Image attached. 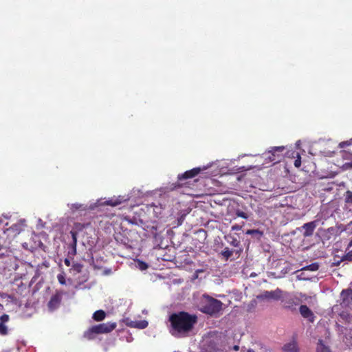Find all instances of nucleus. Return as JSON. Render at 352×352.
<instances>
[{
    "instance_id": "nucleus-1",
    "label": "nucleus",
    "mask_w": 352,
    "mask_h": 352,
    "mask_svg": "<svg viewBox=\"0 0 352 352\" xmlns=\"http://www.w3.org/2000/svg\"><path fill=\"white\" fill-rule=\"evenodd\" d=\"M170 333L175 337L186 336L197 322V316L186 311L173 313L169 316Z\"/></svg>"
},
{
    "instance_id": "nucleus-2",
    "label": "nucleus",
    "mask_w": 352,
    "mask_h": 352,
    "mask_svg": "<svg viewBox=\"0 0 352 352\" xmlns=\"http://www.w3.org/2000/svg\"><path fill=\"white\" fill-rule=\"evenodd\" d=\"M117 327L116 322H106L91 327L84 333V337L88 340L94 338L96 334L108 333L114 330Z\"/></svg>"
},
{
    "instance_id": "nucleus-3",
    "label": "nucleus",
    "mask_w": 352,
    "mask_h": 352,
    "mask_svg": "<svg viewBox=\"0 0 352 352\" xmlns=\"http://www.w3.org/2000/svg\"><path fill=\"white\" fill-rule=\"evenodd\" d=\"M204 297L205 302L203 303L202 308L201 309L203 313L209 315H214L221 310L223 306L221 301L208 295H204Z\"/></svg>"
},
{
    "instance_id": "nucleus-4",
    "label": "nucleus",
    "mask_w": 352,
    "mask_h": 352,
    "mask_svg": "<svg viewBox=\"0 0 352 352\" xmlns=\"http://www.w3.org/2000/svg\"><path fill=\"white\" fill-rule=\"evenodd\" d=\"M280 300L285 309L292 311L296 310L298 303L295 298L289 292L283 291V295Z\"/></svg>"
},
{
    "instance_id": "nucleus-5",
    "label": "nucleus",
    "mask_w": 352,
    "mask_h": 352,
    "mask_svg": "<svg viewBox=\"0 0 352 352\" xmlns=\"http://www.w3.org/2000/svg\"><path fill=\"white\" fill-rule=\"evenodd\" d=\"M283 295V290L277 288L274 291H264L256 296L258 300H280Z\"/></svg>"
},
{
    "instance_id": "nucleus-6",
    "label": "nucleus",
    "mask_w": 352,
    "mask_h": 352,
    "mask_svg": "<svg viewBox=\"0 0 352 352\" xmlns=\"http://www.w3.org/2000/svg\"><path fill=\"white\" fill-rule=\"evenodd\" d=\"M318 220H314L306 223H304L300 228H298V230L300 232L303 230L302 236L306 237L311 236L314 234V230L318 225Z\"/></svg>"
},
{
    "instance_id": "nucleus-7",
    "label": "nucleus",
    "mask_w": 352,
    "mask_h": 352,
    "mask_svg": "<svg viewBox=\"0 0 352 352\" xmlns=\"http://www.w3.org/2000/svg\"><path fill=\"white\" fill-rule=\"evenodd\" d=\"M285 150L284 146H274L272 147L269 151L270 155L268 156L270 162L277 163L280 162L283 155L282 153Z\"/></svg>"
},
{
    "instance_id": "nucleus-8",
    "label": "nucleus",
    "mask_w": 352,
    "mask_h": 352,
    "mask_svg": "<svg viewBox=\"0 0 352 352\" xmlns=\"http://www.w3.org/2000/svg\"><path fill=\"white\" fill-rule=\"evenodd\" d=\"M340 305L342 307H349L352 305V289L342 291Z\"/></svg>"
},
{
    "instance_id": "nucleus-9",
    "label": "nucleus",
    "mask_w": 352,
    "mask_h": 352,
    "mask_svg": "<svg viewBox=\"0 0 352 352\" xmlns=\"http://www.w3.org/2000/svg\"><path fill=\"white\" fill-rule=\"evenodd\" d=\"M72 238V242L69 245V250L67 255L69 258L73 259L74 256L77 254V232L72 230L70 231Z\"/></svg>"
},
{
    "instance_id": "nucleus-10",
    "label": "nucleus",
    "mask_w": 352,
    "mask_h": 352,
    "mask_svg": "<svg viewBox=\"0 0 352 352\" xmlns=\"http://www.w3.org/2000/svg\"><path fill=\"white\" fill-rule=\"evenodd\" d=\"M61 302V296L59 294H56L53 295L48 304L47 307L50 311H53L56 309L60 305Z\"/></svg>"
},
{
    "instance_id": "nucleus-11",
    "label": "nucleus",
    "mask_w": 352,
    "mask_h": 352,
    "mask_svg": "<svg viewBox=\"0 0 352 352\" xmlns=\"http://www.w3.org/2000/svg\"><path fill=\"white\" fill-rule=\"evenodd\" d=\"M201 172L200 168H194L191 170L186 171L184 173L179 175L177 177L178 181L183 179H191L196 177Z\"/></svg>"
},
{
    "instance_id": "nucleus-12",
    "label": "nucleus",
    "mask_w": 352,
    "mask_h": 352,
    "mask_svg": "<svg viewBox=\"0 0 352 352\" xmlns=\"http://www.w3.org/2000/svg\"><path fill=\"white\" fill-rule=\"evenodd\" d=\"M299 311L303 318L308 319L311 322L314 321V313L307 305H300Z\"/></svg>"
},
{
    "instance_id": "nucleus-13",
    "label": "nucleus",
    "mask_w": 352,
    "mask_h": 352,
    "mask_svg": "<svg viewBox=\"0 0 352 352\" xmlns=\"http://www.w3.org/2000/svg\"><path fill=\"white\" fill-rule=\"evenodd\" d=\"M283 349L285 352H298V347L296 342L292 341L289 343L285 344Z\"/></svg>"
},
{
    "instance_id": "nucleus-14",
    "label": "nucleus",
    "mask_w": 352,
    "mask_h": 352,
    "mask_svg": "<svg viewBox=\"0 0 352 352\" xmlns=\"http://www.w3.org/2000/svg\"><path fill=\"white\" fill-rule=\"evenodd\" d=\"M106 317V313L104 311L100 309L96 311L92 316V318L97 322L102 321Z\"/></svg>"
},
{
    "instance_id": "nucleus-15",
    "label": "nucleus",
    "mask_w": 352,
    "mask_h": 352,
    "mask_svg": "<svg viewBox=\"0 0 352 352\" xmlns=\"http://www.w3.org/2000/svg\"><path fill=\"white\" fill-rule=\"evenodd\" d=\"M317 352H331L330 349L324 346L322 340H319L317 346Z\"/></svg>"
},
{
    "instance_id": "nucleus-16",
    "label": "nucleus",
    "mask_w": 352,
    "mask_h": 352,
    "mask_svg": "<svg viewBox=\"0 0 352 352\" xmlns=\"http://www.w3.org/2000/svg\"><path fill=\"white\" fill-rule=\"evenodd\" d=\"M83 265L79 263H76L72 265L70 270L74 271L76 273H80L82 272Z\"/></svg>"
},
{
    "instance_id": "nucleus-17",
    "label": "nucleus",
    "mask_w": 352,
    "mask_h": 352,
    "mask_svg": "<svg viewBox=\"0 0 352 352\" xmlns=\"http://www.w3.org/2000/svg\"><path fill=\"white\" fill-rule=\"evenodd\" d=\"M221 254L223 257L226 258V260H228L229 258H230L233 252L230 250L228 248H226L221 252Z\"/></svg>"
},
{
    "instance_id": "nucleus-18",
    "label": "nucleus",
    "mask_w": 352,
    "mask_h": 352,
    "mask_svg": "<svg viewBox=\"0 0 352 352\" xmlns=\"http://www.w3.org/2000/svg\"><path fill=\"white\" fill-rule=\"evenodd\" d=\"M148 322L146 320L136 321V328L143 329L148 327Z\"/></svg>"
},
{
    "instance_id": "nucleus-19",
    "label": "nucleus",
    "mask_w": 352,
    "mask_h": 352,
    "mask_svg": "<svg viewBox=\"0 0 352 352\" xmlns=\"http://www.w3.org/2000/svg\"><path fill=\"white\" fill-rule=\"evenodd\" d=\"M8 333V328L6 324L0 322V335L6 336Z\"/></svg>"
},
{
    "instance_id": "nucleus-20",
    "label": "nucleus",
    "mask_w": 352,
    "mask_h": 352,
    "mask_svg": "<svg viewBox=\"0 0 352 352\" xmlns=\"http://www.w3.org/2000/svg\"><path fill=\"white\" fill-rule=\"evenodd\" d=\"M57 279L58 280V283L60 285H65L66 284V280H65V274L64 272H62L61 273L58 274L57 275Z\"/></svg>"
},
{
    "instance_id": "nucleus-21",
    "label": "nucleus",
    "mask_w": 352,
    "mask_h": 352,
    "mask_svg": "<svg viewBox=\"0 0 352 352\" xmlns=\"http://www.w3.org/2000/svg\"><path fill=\"white\" fill-rule=\"evenodd\" d=\"M348 261L352 262V250H349V252L342 257V258L340 259V261Z\"/></svg>"
},
{
    "instance_id": "nucleus-22",
    "label": "nucleus",
    "mask_w": 352,
    "mask_h": 352,
    "mask_svg": "<svg viewBox=\"0 0 352 352\" xmlns=\"http://www.w3.org/2000/svg\"><path fill=\"white\" fill-rule=\"evenodd\" d=\"M344 200L346 204H352V191L347 190L346 192Z\"/></svg>"
},
{
    "instance_id": "nucleus-23",
    "label": "nucleus",
    "mask_w": 352,
    "mask_h": 352,
    "mask_svg": "<svg viewBox=\"0 0 352 352\" xmlns=\"http://www.w3.org/2000/svg\"><path fill=\"white\" fill-rule=\"evenodd\" d=\"M89 224H85V223H76L74 225V228L76 230H75L77 233L79 231H82L84 228H85Z\"/></svg>"
},
{
    "instance_id": "nucleus-24",
    "label": "nucleus",
    "mask_w": 352,
    "mask_h": 352,
    "mask_svg": "<svg viewBox=\"0 0 352 352\" xmlns=\"http://www.w3.org/2000/svg\"><path fill=\"white\" fill-rule=\"evenodd\" d=\"M236 215L238 217H241L244 219H248V214L247 213H245V212L242 211V210H237L236 211Z\"/></svg>"
},
{
    "instance_id": "nucleus-25",
    "label": "nucleus",
    "mask_w": 352,
    "mask_h": 352,
    "mask_svg": "<svg viewBox=\"0 0 352 352\" xmlns=\"http://www.w3.org/2000/svg\"><path fill=\"white\" fill-rule=\"evenodd\" d=\"M246 234L248 235H253V234H258L259 236H261L263 234V232L259 231L258 230H248L245 232Z\"/></svg>"
},
{
    "instance_id": "nucleus-26",
    "label": "nucleus",
    "mask_w": 352,
    "mask_h": 352,
    "mask_svg": "<svg viewBox=\"0 0 352 352\" xmlns=\"http://www.w3.org/2000/svg\"><path fill=\"white\" fill-rule=\"evenodd\" d=\"M10 320V316L8 314H3L1 317H0V322H2V323H4L6 324V322H8Z\"/></svg>"
},
{
    "instance_id": "nucleus-27",
    "label": "nucleus",
    "mask_w": 352,
    "mask_h": 352,
    "mask_svg": "<svg viewBox=\"0 0 352 352\" xmlns=\"http://www.w3.org/2000/svg\"><path fill=\"white\" fill-rule=\"evenodd\" d=\"M125 322L128 327H132V328H136V321L129 320V318H126L125 320Z\"/></svg>"
},
{
    "instance_id": "nucleus-28",
    "label": "nucleus",
    "mask_w": 352,
    "mask_h": 352,
    "mask_svg": "<svg viewBox=\"0 0 352 352\" xmlns=\"http://www.w3.org/2000/svg\"><path fill=\"white\" fill-rule=\"evenodd\" d=\"M294 164L296 168H299L300 166L301 157L299 154H297V159L295 160Z\"/></svg>"
},
{
    "instance_id": "nucleus-29",
    "label": "nucleus",
    "mask_w": 352,
    "mask_h": 352,
    "mask_svg": "<svg viewBox=\"0 0 352 352\" xmlns=\"http://www.w3.org/2000/svg\"><path fill=\"white\" fill-rule=\"evenodd\" d=\"M307 268L311 271H316L318 270V265L317 263H312L308 265Z\"/></svg>"
},
{
    "instance_id": "nucleus-30",
    "label": "nucleus",
    "mask_w": 352,
    "mask_h": 352,
    "mask_svg": "<svg viewBox=\"0 0 352 352\" xmlns=\"http://www.w3.org/2000/svg\"><path fill=\"white\" fill-rule=\"evenodd\" d=\"M121 203L120 201H113V200H109L107 201V204L109 205V206H116L118 204H120Z\"/></svg>"
},
{
    "instance_id": "nucleus-31",
    "label": "nucleus",
    "mask_w": 352,
    "mask_h": 352,
    "mask_svg": "<svg viewBox=\"0 0 352 352\" xmlns=\"http://www.w3.org/2000/svg\"><path fill=\"white\" fill-rule=\"evenodd\" d=\"M230 243L234 247H238L240 241L236 238H232V241H230Z\"/></svg>"
},
{
    "instance_id": "nucleus-32",
    "label": "nucleus",
    "mask_w": 352,
    "mask_h": 352,
    "mask_svg": "<svg viewBox=\"0 0 352 352\" xmlns=\"http://www.w3.org/2000/svg\"><path fill=\"white\" fill-rule=\"evenodd\" d=\"M241 228H242V226H239L238 224H235L232 226V230H241Z\"/></svg>"
},
{
    "instance_id": "nucleus-33",
    "label": "nucleus",
    "mask_w": 352,
    "mask_h": 352,
    "mask_svg": "<svg viewBox=\"0 0 352 352\" xmlns=\"http://www.w3.org/2000/svg\"><path fill=\"white\" fill-rule=\"evenodd\" d=\"M70 258H69L68 256V258H65V260H64V263H65V265L67 266V267H69L71 265Z\"/></svg>"
},
{
    "instance_id": "nucleus-34",
    "label": "nucleus",
    "mask_w": 352,
    "mask_h": 352,
    "mask_svg": "<svg viewBox=\"0 0 352 352\" xmlns=\"http://www.w3.org/2000/svg\"><path fill=\"white\" fill-rule=\"evenodd\" d=\"M82 207V205L81 204H75L72 206V208H75L76 210H78L80 209V208Z\"/></svg>"
},
{
    "instance_id": "nucleus-35",
    "label": "nucleus",
    "mask_w": 352,
    "mask_h": 352,
    "mask_svg": "<svg viewBox=\"0 0 352 352\" xmlns=\"http://www.w3.org/2000/svg\"><path fill=\"white\" fill-rule=\"evenodd\" d=\"M351 247H352V239L349 241L346 249L349 250Z\"/></svg>"
},
{
    "instance_id": "nucleus-36",
    "label": "nucleus",
    "mask_w": 352,
    "mask_h": 352,
    "mask_svg": "<svg viewBox=\"0 0 352 352\" xmlns=\"http://www.w3.org/2000/svg\"><path fill=\"white\" fill-rule=\"evenodd\" d=\"M346 166L349 167V168H352V162H349V163H346L345 164Z\"/></svg>"
},
{
    "instance_id": "nucleus-37",
    "label": "nucleus",
    "mask_w": 352,
    "mask_h": 352,
    "mask_svg": "<svg viewBox=\"0 0 352 352\" xmlns=\"http://www.w3.org/2000/svg\"><path fill=\"white\" fill-rule=\"evenodd\" d=\"M341 262H342V261H340H340H336V262H335V263H334V265H339L340 264V263H341Z\"/></svg>"
},
{
    "instance_id": "nucleus-38",
    "label": "nucleus",
    "mask_w": 352,
    "mask_h": 352,
    "mask_svg": "<svg viewBox=\"0 0 352 352\" xmlns=\"http://www.w3.org/2000/svg\"><path fill=\"white\" fill-rule=\"evenodd\" d=\"M247 352H254L253 350H248Z\"/></svg>"
},
{
    "instance_id": "nucleus-39",
    "label": "nucleus",
    "mask_w": 352,
    "mask_h": 352,
    "mask_svg": "<svg viewBox=\"0 0 352 352\" xmlns=\"http://www.w3.org/2000/svg\"><path fill=\"white\" fill-rule=\"evenodd\" d=\"M234 349H236H236H238V346H234Z\"/></svg>"
}]
</instances>
